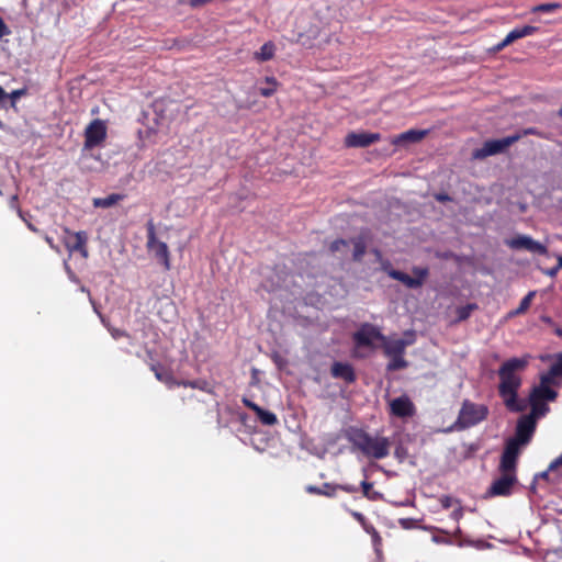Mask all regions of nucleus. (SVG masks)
Returning <instances> with one entry per match:
<instances>
[{
	"mask_svg": "<svg viewBox=\"0 0 562 562\" xmlns=\"http://www.w3.org/2000/svg\"><path fill=\"white\" fill-rule=\"evenodd\" d=\"M372 486L373 484L368 481L361 482L363 495L369 499L375 501L381 497V494L379 492L373 491Z\"/></svg>",
	"mask_w": 562,
	"mask_h": 562,
	"instance_id": "29",
	"label": "nucleus"
},
{
	"mask_svg": "<svg viewBox=\"0 0 562 562\" xmlns=\"http://www.w3.org/2000/svg\"><path fill=\"white\" fill-rule=\"evenodd\" d=\"M526 446V443H522L520 442L518 439L516 438H510L507 443H506V447L504 449V452L505 454H508V456H512V457H515V458H518L520 451H521V448Z\"/></svg>",
	"mask_w": 562,
	"mask_h": 562,
	"instance_id": "26",
	"label": "nucleus"
},
{
	"mask_svg": "<svg viewBox=\"0 0 562 562\" xmlns=\"http://www.w3.org/2000/svg\"><path fill=\"white\" fill-rule=\"evenodd\" d=\"M336 488H340L345 492H348V493H353L357 491V487L355 485H339V486H335Z\"/></svg>",
	"mask_w": 562,
	"mask_h": 562,
	"instance_id": "45",
	"label": "nucleus"
},
{
	"mask_svg": "<svg viewBox=\"0 0 562 562\" xmlns=\"http://www.w3.org/2000/svg\"><path fill=\"white\" fill-rule=\"evenodd\" d=\"M255 414L263 425L273 426L278 423L277 415L270 411L259 407Z\"/></svg>",
	"mask_w": 562,
	"mask_h": 562,
	"instance_id": "25",
	"label": "nucleus"
},
{
	"mask_svg": "<svg viewBox=\"0 0 562 562\" xmlns=\"http://www.w3.org/2000/svg\"><path fill=\"white\" fill-rule=\"evenodd\" d=\"M475 305L473 304H468L465 306H461L458 308L457 313H458V318L460 321H463V319H467L471 312L474 310Z\"/></svg>",
	"mask_w": 562,
	"mask_h": 562,
	"instance_id": "36",
	"label": "nucleus"
},
{
	"mask_svg": "<svg viewBox=\"0 0 562 562\" xmlns=\"http://www.w3.org/2000/svg\"><path fill=\"white\" fill-rule=\"evenodd\" d=\"M379 133L352 132L345 137L347 147H367L380 139Z\"/></svg>",
	"mask_w": 562,
	"mask_h": 562,
	"instance_id": "11",
	"label": "nucleus"
},
{
	"mask_svg": "<svg viewBox=\"0 0 562 562\" xmlns=\"http://www.w3.org/2000/svg\"><path fill=\"white\" fill-rule=\"evenodd\" d=\"M535 292L531 291L529 292L520 302L516 313H522L525 312L526 310L529 308L530 304H531V301H532V297L535 296Z\"/></svg>",
	"mask_w": 562,
	"mask_h": 562,
	"instance_id": "33",
	"label": "nucleus"
},
{
	"mask_svg": "<svg viewBox=\"0 0 562 562\" xmlns=\"http://www.w3.org/2000/svg\"><path fill=\"white\" fill-rule=\"evenodd\" d=\"M507 45H508V44H505V38H504L501 43H498V44H497L496 49H497V50H501V49H503L504 47H506Z\"/></svg>",
	"mask_w": 562,
	"mask_h": 562,
	"instance_id": "50",
	"label": "nucleus"
},
{
	"mask_svg": "<svg viewBox=\"0 0 562 562\" xmlns=\"http://www.w3.org/2000/svg\"><path fill=\"white\" fill-rule=\"evenodd\" d=\"M413 340L392 339L384 344V350L387 356L403 355L405 348L411 345Z\"/></svg>",
	"mask_w": 562,
	"mask_h": 562,
	"instance_id": "17",
	"label": "nucleus"
},
{
	"mask_svg": "<svg viewBox=\"0 0 562 562\" xmlns=\"http://www.w3.org/2000/svg\"><path fill=\"white\" fill-rule=\"evenodd\" d=\"M428 134L427 130H408L392 139L394 145L418 143Z\"/></svg>",
	"mask_w": 562,
	"mask_h": 562,
	"instance_id": "14",
	"label": "nucleus"
},
{
	"mask_svg": "<svg viewBox=\"0 0 562 562\" xmlns=\"http://www.w3.org/2000/svg\"><path fill=\"white\" fill-rule=\"evenodd\" d=\"M440 504L443 508H450L454 504V499L450 496H442L440 498Z\"/></svg>",
	"mask_w": 562,
	"mask_h": 562,
	"instance_id": "38",
	"label": "nucleus"
},
{
	"mask_svg": "<svg viewBox=\"0 0 562 562\" xmlns=\"http://www.w3.org/2000/svg\"><path fill=\"white\" fill-rule=\"evenodd\" d=\"M437 199H438L439 201H448V200H449V196H448V195H446V194H440V195H438V196H437Z\"/></svg>",
	"mask_w": 562,
	"mask_h": 562,
	"instance_id": "51",
	"label": "nucleus"
},
{
	"mask_svg": "<svg viewBox=\"0 0 562 562\" xmlns=\"http://www.w3.org/2000/svg\"><path fill=\"white\" fill-rule=\"evenodd\" d=\"M413 273L415 274L414 279H420L422 280V284H423L424 280L428 276V269L427 268H422V267H415V268H413Z\"/></svg>",
	"mask_w": 562,
	"mask_h": 562,
	"instance_id": "37",
	"label": "nucleus"
},
{
	"mask_svg": "<svg viewBox=\"0 0 562 562\" xmlns=\"http://www.w3.org/2000/svg\"><path fill=\"white\" fill-rule=\"evenodd\" d=\"M353 252L352 257L355 260H360L366 252V241L362 237L356 238L352 241Z\"/></svg>",
	"mask_w": 562,
	"mask_h": 562,
	"instance_id": "28",
	"label": "nucleus"
},
{
	"mask_svg": "<svg viewBox=\"0 0 562 562\" xmlns=\"http://www.w3.org/2000/svg\"><path fill=\"white\" fill-rule=\"evenodd\" d=\"M557 469H562V454L560 457H558L555 460H553L550 463L548 470L542 472V473H540L539 476L542 477V479H546L548 476L549 472H552V471H554Z\"/></svg>",
	"mask_w": 562,
	"mask_h": 562,
	"instance_id": "34",
	"label": "nucleus"
},
{
	"mask_svg": "<svg viewBox=\"0 0 562 562\" xmlns=\"http://www.w3.org/2000/svg\"><path fill=\"white\" fill-rule=\"evenodd\" d=\"M349 440L363 454L374 459H383L390 453L391 442L384 437H372L362 430H353Z\"/></svg>",
	"mask_w": 562,
	"mask_h": 562,
	"instance_id": "2",
	"label": "nucleus"
},
{
	"mask_svg": "<svg viewBox=\"0 0 562 562\" xmlns=\"http://www.w3.org/2000/svg\"><path fill=\"white\" fill-rule=\"evenodd\" d=\"M530 404H531V413L528 416H533V420L539 417L544 416L549 407L543 401L535 397V395L530 394Z\"/></svg>",
	"mask_w": 562,
	"mask_h": 562,
	"instance_id": "20",
	"label": "nucleus"
},
{
	"mask_svg": "<svg viewBox=\"0 0 562 562\" xmlns=\"http://www.w3.org/2000/svg\"><path fill=\"white\" fill-rule=\"evenodd\" d=\"M387 274L392 279L404 283L409 289H417V288L422 286L420 279H414L413 277H411L402 271L390 269V270H387Z\"/></svg>",
	"mask_w": 562,
	"mask_h": 562,
	"instance_id": "19",
	"label": "nucleus"
},
{
	"mask_svg": "<svg viewBox=\"0 0 562 562\" xmlns=\"http://www.w3.org/2000/svg\"><path fill=\"white\" fill-rule=\"evenodd\" d=\"M64 265H65V269H66V272H67V274H68L69 279H70L71 281H74V282H77V281H78V280H77V277H76V274L72 272V270L70 269V267H69V265L67 263V261H65V263H64Z\"/></svg>",
	"mask_w": 562,
	"mask_h": 562,
	"instance_id": "43",
	"label": "nucleus"
},
{
	"mask_svg": "<svg viewBox=\"0 0 562 562\" xmlns=\"http://www.w3.org/2000/svg\"><path fill=\"white\" fill-rule=\"evenodd\" d=\"M362 527L364 528V530H366L368 533L372 535V537H373V540H374V541H376V540H379V539H380V537H379V535H378L376 530L373 528V526H372V525H369V524L366 521V526H362Z\"/></svg>",
	"mask_w": 562,
	"mask_h": 562,
	"instance_id": "39",
	"label": "nucleus"
},
{
	"mask_svg": "<svg viewBox=\"0 0 562 562\" xmlns=\"http://www.w3.org/2000/svg\"><path fill=\"white\" fill-rule=\"evenodd\" d=\"M517 483L515 473H505L496 479L490 486L487 494L490 496H508L512 494L513 486Z\"/></svg>",
	"mask_w": 562,
	"mask_h": 562,
	"instance_id": "9",
	"label": "nucleus"
},
{
	"mask_svg": "<svg viewBox=\"0 0 562 562\" xmlns=\"http://www.w3.org/2000/svg\"><path fill=\"white\" fill-rule=\"evenodd\" d=\"M557 333H558L559 336H562V330L561 329H559Z\"/></svg>",
	"mask_w": 562,
	"mask_h": 562,
	"instance_id": "56",
	"label": "nucleus"
},
{
	"mask_svg": "<svg viewBox=\"0 0 562 562\" xmlns=\"http://www.w3.org/2000/svg\"><path fill=\"white\" fill-rule=\"evenodd\" d=\"M521 138L520 134L510 135L499 139L486 140L482 147L476 148L472 153L474 159H485L488 156L504 153L509 146Z\"/></svg>",
	"mask_w": 562,
	"mask_h": 562,
	"instance_id": "5",
	"label": "nucleus"
},
{
	"mask_svg": "<svg viewBox=\"0 0 562 562\" xmlns=\"http://www.w3.org/2000/svg\"><path fill=\"white\" fill-rule=\"evenodd\" d=\"M331 375L337 379H342L348 383L353 382L356 379L352 367L344 362H334L331 366Z\"/></svg>",
	"mask_w": 562,
	"mask_h": 562,
	"instance_id": "15",
	"label": "nucleus"
},
{
	"mask_svg": "<svg viewBox=\"0 0 562 562\" xmlns=\"http://www.w3.org/2000/svg\"><path fill=\"white\" fill-rule=\"evenodd\" d=\"M45 239H46L47 244L49 245V247L52 249H54L56 251H59L58 247L54 244V241H53V239L50 237L46 236Z\"/></svg>",
	"mask_w": 562,
	"mask_h": 562,
	"instance_id": "46",
	"label": "nucleus"
},
{
	"mask_svg": "<svg viewBox=\"0 0 562 562\" xmlns=\"http://www.w3.org/2000/svg\"><path fill=\"white\" fill-rule=\"evenodd\" d=\"M156 376H157V379L161 380V374L160 373L156 372Z\"/></svg>",
	"mask_w": 562,
	"mask_h": 562,
	"instance_id": "54",
	"label": "nucleus"
},
{
	"mask_svg": "<svg viewBox=\"0 0 562 562\" xmlns=\"http://www.w3.org/2000/svg\"><path fill=\"white\" fill-rule=\"evenodd\" d=\"M276 46L271 42L265 43L258 52L255 53V59L259 61L270 60L274 56Z\"/></svg>",
	"mask_w": 562,
	"mask_h": 562,
	"instance_id": "21",
	"label": "nucleus"
},
{
	"mask_svg": "<svg viewBox=\"0 0 562 562\" xmlns=\"http://www.w3.org/2000/svg\"><path fill=\"white\" fill-rule=\"evenodd\" d=\"M183 385H190L191 387H199L198 382H188V383H183Z\"/></svg>",
	"mask_w": 562,
	"mask_h": 562,
	"instance_id": "52",
	"label": "nucleus"
},
{
	"mask_svg": "<svg viewBox=\"0 0 562 562\" xmlns=\"http://www.w3.org/2000/svg\"><path fill=\"white\" fill-rule=\"evenodd\" d=\"M559 269H560V268H559V266H558V267H554V268H551V269L547 270V271H546V273H547L548 276H550V277H554V276L557 274V272H558V270H559Z\"/></svg>",
	"mask_w": 562,
	"mask_h": 562,
	"instance_id": "47",
	"label": "nucleus"
},
{
	"mask_svg": "<svg viewBox=\"0 0 562 562\" xmlns=\"http://www.w3.org/2000/svg\"><path fill=\"white\" fill-rule=\"evenodd\" d=\"M243 403L245 404V406H247L248 408H250L254 413L257 412V408H259L260 406H258L256 403L251 402L250 400L248 398H243Z\"/></svg>",
	"mask_w": 562,
	"mask_h": 562,
	"instance_id": "42",
	"label": "nucleus"
},
{
	"mask_svg": "<svg viewBox=\"0 0 562 562\" xmlns=\"http://www.w3.org/2000/svg\"><path fill=\"white\" fill-rule=\"evenodd\" d=\"M402 356L403 355L391 356L392 360L387 364V369L391 371H395L405 368L407 366V362L404 360Z\"/></svg>",
	"mask_w": 562,
	"mask_h": 562,
	"instance_id": "31",
	"label": "nucleus"
},
{
	"mask_svg": "<svg viewBox=\"0 0 562 562\" xmlns=\"http://www.w3.org/2000/svg\"><path fill=\"white\" fill-rule=\"evenodd\" d=\"M10 33L9 27L5 25L4 21L0 16V37H3Z\"/></svg>",
	"mask_w": 562,
	"mask_h": 562,
	"instance_id": "41",
	"label": "nucleus"
},
{
	"mask_svg": "<svg viewBox=\"0 0 562 562\" xmlns=\"http://www.w3.org/2000/svg\"><path fill=\"white\" fill-rule=\"evenodd\" d=\"M487 416V407L465 401L458 416L457 426L461 429L472 427Z\"/></svg>",
	"mask_w": 562,
	"mask_h": 562,
	"instance_id": "4",
	"label": "nucleus"
},
{
	"mask_svg": "<svg viewBox=\"0 0 562 562\" xmlns=\"http://www.w3.org/2000/svg\"><path fill=\"white\" fill-rule=\"evenodd\" d=\"M390 413L400 418L412 417L416 413V408L412 400L407 395H401L389 402Z\"/></svg>",
	"mask_w": 562,
	"mask_h": 562,
	"instance_id": "10",
	"label": "nucleus"
},
{
	"mask_svg": "<svg viewBox=\"0 0 562 562\" xmlns=\"http://www.w3.org/2000/svg\"><path fill=\"white\" fill-rule=\"evenodd\" d=\"M147 249L148 251L159 261L166 270H169L170 265V254L168 246L165 241H161L156 236V229L153 221L147 223Z\"/></svg>",
	"mask_w": 562,
	"mask_h": 562,
	"instance_id": "3",
	"label": "nucleus"
},
{
	"mask_svg": "<svg viewBox=\"0 0 562 562\" xmlns=\"http://www.w3.org/2000/svg\"><path fill=\"white\" fill-rule=\"evenodd\" d=\"M336 487L331 486L328 483H325L322 487H316L314 485L306 486V492L311 494H319L325 496H333L335 494Z\"/></svg>",
	"mask_w": 562,
	"mask_h": 562,
	"instance_id": "27",
	"label": "nucleus"
},
{
	"mask_svg": "<svg viewBox=\"0 0 562 562\" xmlns=\"http://www.w3.org/2000/svg\"><path fill=\"white\" fill-rule=\"evenodd\" d=\"M351 515L362 525V526H366V517L361 514V513H358V512H351Z\"/></svg>",
	"mask_w": 562,
	"mask_h": 562,
	"instance_id": "44",
	"label": "nucleus"
},
{
	"mask_svg": "<svg viewBox=\"0 0 562 562\" xmlns=\"http://www.w3.org/2000/svg\"><path fill=\"white\" fill-rule=\"evenodd\" d=\"M559 268H562V256L558 257Z\"/></svg>",
	"mask_w": 562,
	"mask_h": 562,
	"instance_id": "53",
	"label": "nucleus"
},
{
	"mask_svg": "<svg viewBox=\"0 0 562 562\" xmlns=\"http://www.w3.org/2000/svg\"><path fill=\"white\" fill-rule=\"evenodd\" d=\"M536 420L533 416H521L517 423L515 437L522 443H528L535 432Z\"/></svg>",
	"mask_w": 562,
	"mask_h": 562,
	"instance_id": "12",
	"label": "nucleus"
},
{
	"mask_svg": "<svg viewBox=\"0 0 562 562\" xmlns=\"http://www.w3.org/2000/svg\"><path fill=\"white\" fill-rule=\"evenodd\" d=\"M452 515H453V518L456 520H458L462 515L461 509L459 508V509L454 510Z\"/></svg>",
	"mask_w": 562,
	"mask_h": 562,
	"instance_id": "49",
	"label": "nucleus"
},
{
	"mask_svg": "<svg viewBox=\"0 0 562 562\" xmlns=\"http://www.w3.org/2000/svg\"><path fill=\"white\" fill-rule=\"evenodd\" d=\"M88 235L86 232L80 231L72 233L69 229H65V236L63 238L64 245L67 250L72 254L74 251L80 252L83 258H88L87 249Z\"/></svg>",
	"mask_w": 562,
	"mask_h": 562,
	"instance_id": "7",
	"label": "nucleus"
},
{
	"mask_svg": "<svg viewBox=\"0 0 562 562\" xmlns=\"http://www.w3.org/2000/svg\"><path fill=\"white\" fill-rule=\"evenodd\" d=\"M266 87H261L259 89L260 94L263 97H270L277 90V81L274 78H267L266 79Z\"/></svg>",
	"mask_w": 562,
	"mask_h": 562,
	"instance_id": "30",
	"label": "nucleus"
},
{
	"mask_svg": "<svg viewBox=\"0 0 562 562\" xmlns=\"http://www.w3.org/2000/svg\"><path fill=\"white\" fill-rule=\"evenodd\" d=\"M538 27L531 25H525L520 27H515L505 37V44H512L515 41L530 36L537 32Z\"/></svg>",
	"mask_w": 562,
	"mask_h": 562,
	"instance_id": "16",
	"label": "nucleus"
},
{
	"mask_svg": "<svg viewBox=\"0 0 562 562\" xmlns=\"http://www.w3.org/2000/svg\"><path fill=\"white\" fill-rule=\"evenodd\" d=\"M121 199H122V195H120V194H110L105 198H95V199H93V206L108 209V207L113 206Z\"/></svg>",
	"mask_w": 562,
	"mask_h": 562,
	"instance_id": "24",
	"label": "nucleus"
},
{
	"mask_svg": "<svg viewBox=\"0 0 562 562\" xmlns=\"http://www.w3.org/2000/svg\"><path fill=\"white\" fill-rule=\"evenodd\" d=\"M559 115L562 116V106L559 110Z\"/></svg>",
	"mask_w": 562,
	"mask_h": 562,
	"instance_id": "55",
	"label": "nucleus"
},
{
	"mask_svg": "<svg viewBox=\"0 0 562 562\" xmlns=\"http://www.w3.org/2000/svg\"><path fill=\"white\" fill-rule=\"evenodd\" d=\"M528 361L529 356L512 358L506 360L498 369V392L506 407L513 412H520L524 408L517 401V391L521 385L519 373L526 369Z\"/></svg>",
	"mask_w": 562,
	"mask_h": 562,
	"instance_id": "1",
	"label": "nucleus"
},
{
	"mask_svg": "<svg viewBox=\"0 0 562 562\" xmlns=\"http://www.w3.org/2000/svg\"><path fill=\"white\" fill-rule=\"evenodd\" d=\"M531 394L541 401H553L557 397V392L548 385L536 386Z\"/></svg>",
	"mask_w": 562,
	"mask_h": 562,
	"instance_id": "22",
	"label": "nucleus"
},
{
	"mask_svg": "<svg viewBox=\"0 0 562 562\" xmlns=\"http://www.w3.org/2000/svg\"><path fill=\"white\" fill-rule=\"evenodd\" d=\"M519 134L521 135V137L527 135H537L543 137V135L533 127L525 128Z\"/></svg>",
	"mask_w": 562,
	"mask_h": 562,
	"instance_id": "40",
	"label": "nucleus"
},
{
	"mask_svg": "<svg viewBox=\"0 0 562 562\" xmlns=\"http://www.w3.org/2000/svg\"><path fill=\"white\" fill-rule=\"evenodd\" d=\"M559 375H562V353L557 356V361L552 364L550 370L541 375L540 385L549 386V384L553 383L554 378Z\"/></svg>",
	"mask_w": 562,
	"mask_h": 562,
	"instance_id": "18",
	"label": "nucleus"
},
{
	"mask_svg": "<svg viewBox=\"0 0 562 562\" xmlns=\"http://www.w3.org/2000/svg\"><path fill=\"white\" fill-rule=\"evenodd\" d=\"M560 8L559 3H543L531 9L532 12L552 13Z\"/></svg>",
	"mask_w": 562,
	"mask_h": 562,
	"instance_id": "32",
	"label": "nucleus"
},
{
	"mask_svg": "<svg viewBox=\"0 0 562 562\" xmlns=\"http://www.w3.org/2000/svg\"><path fill=\"white\" fill-rule=\"evenodd\" d=\"M210 0H191V4L196 7L209 2Z\"/></svg>",
	"mask_w": 562,
	"mask_h": 562,
	"instance_id": "48",
	"label": "nucleus"
},
{
	"mask_svg": "<svg viewBox=\"0 0 562 562\" xmlns=\"http://www.w3.org/2000/svg\"><path fill=\"white\" fill-rule=\"evenodd\" d=\"M506 245L515 250L525 249L531 254L547 255L548 248L528 235H517L506 241Z\"/></svg>",
	"mask_w": 562,
	"mask_h": 562,
	"instance_id": "8",
	"label": "nucleus"
},
{
	"mask_svg": "<svg viewBox=\"0 0 562 562\" xmlns=\"http://www.w3.org/2000/svg\"><path fill=\"white\" fill-rule=\"evenodd\" d=\"M380 337V331L369 324L361 326V328L353 335V339L358 346H371L372 342Z\"/></svg>",
	"mask_w": 562,
	"mask_h": 562,
	"instance_id": "13",
	"label": "nucleus"
},
{
	"mask_svg": "<svg viewBox=\"0 0 562 562\" xmlns=\"http://www.w3.org/2000/svg\"><path fill=\"white\" fill-rule=\"evenodd\" d=\"M517 459L518 458L503 453L502 458H501V463H499V471L503 474H505V473H515L516 474Z\"/></svg>",
	"mask_w": 562,
	"mask_h": 562,
	"instance_id": "23",
	"label": "nucleus"
},
{
	"mask_svg": "<svg viewBox=\"0 0 562 562\" xmlns=\"http://www.w3.org/2000/svg\"><path fill=\"white\" fill-rule=\"evenodd\" d=\"M106 137V125L102 120H93L85 130V148L100 145Z\"/></svg>",
	"mask_w": 562,
	"mask_h": 562,
	"instance_id": "6",
	"label": "nucleus"
},
{
	"mask_svg": "<svg viewBox=\"0 0 562 562\" xmlns=\"http://www.w3.org/2000/svg\"><path fill=\"white\" fill-rule=\"evenodd\" d=\"M349 246H350L349 241H347L345 239H337V240L331 243L330 250L333 252L345 251L347 248H349Z\"/></svg>",
	"mask_w": 562,
	"mask_h": 562,
	"instance_id": "35",
	"label": "nucleus"
}]
</instances>
